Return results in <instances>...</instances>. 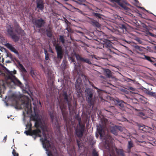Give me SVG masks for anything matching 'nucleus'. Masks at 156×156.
I'll list each match as a JSON object with an SVG mask.
<instances>
[{
    "mask_svg": "<svg viewBox=\"0 0 156 156\" xmlns=\"http://www.w3.org/2000/svg\"><path fill=\"white\" fill-rule=\"evenodd\" d=\"M108 138L106 139L105 146L106 151L109 154V156H117L115 151L119 156H126L125 151L123 149H118L113 145L112 137L109 136Z\"/></svg>",
    "mask_w": 156,
    "mask_h": 156,
    "instance_id": "1",
    "label": "nucleus"
},
{
    "mask_svg": "<svg viewBox=\"0 0 156 156\" xmlns=\"http://www.w3.org/2000/svg\"><path fill=\"white\" fill-rule=\"evenodd\" d=\"M7 32L8 34L10 35L14 41L16 42L18 41L20 39L19 35L23 34L24 31L18 25L16 28L15 30V31H14L13 28L11 25H9L7 27Z\"/></svg>",
    "mask_w": 156,
    "mask_h": 156,
    "instance_id": "2",
    "label": "nucleus"
},
{
    "mask_svg": "<svg viewBox=\"0 0 156 156\" xmlns=\"http://www.w3.org/2000/svg\"><path fill=\"white\" fill-rule=\"evenodd\" d=\"M53 45L55 47V50L57 53V57H54V61L56 63L60 62L64 54V51L62 46L56 41H54Z\"/></svg>",
    "mask_w": 156,
    "mask_h": 156,
    "instance_id": "3",
    "label": "nucleus"
},
{
    "mask_svg": "<svg viewBox=\"0 0 156 156\" xmlns=\"http://www.w3.org/2000/svg\"><path fill=\"white\" fill-rule=\"evenodd\" d=\"M42 134L44 138H41L40 140H42L43 147L47 151L46 153L48 156H53L51 151L49 149L51 147V145L50 141L47 140V135L44 131H43Z\"/></svg>",
    "mask_w": 156,
    "mask_h": 156,
    "instance_id": "4",
    "label": "nucleus"
},
{
    "mask_svg": "<svg viewBox=\"0 0 156 156\" xmlns=\"http://www.w3.org/2000/svg\"><path fill=\"white\" fill-rule=\"evenodd\" d=\"M79 75L76 80V83L75 84V87L76 88V91L78 94L80 95L81 94L82 90L81 89V86L82 84V80H87V76L83 75V73H80V74L78 73Z\"/></svg>",
    "mask_w": 156,
    "mask_h": 156,
    "instance_id": "5",
    "label": "nucleus"
},
{
    "mask_svg": "<svg viewBox=\"0 0 156 156\" xmlns=\"http://www.w3.org/2000/svg\"><path fill=\"white\" fill-rule=\"evenodd\" d=\"M27 128H28V130L25 131V133L27 135L32 136L33 135H35L34 137V139H35L36 137H41V132L39 129H36L32 130L31 129L32 125L31 124H28L26 125Z\"/></svg>",
    "mask_w": 156,
    "mask_h": 156,
    "instance_id": "6",
    "label": "nucleus"
},
{
    "mask_svg": "<svg viewBox=\"0 0 156 156\" xmlns=\"http://www.w3.org/2000/svg\"><path fill=\"white\" fill-rule=\"evenodd\" d=\"M22 104L24 105V108L27 114L32 112L31 101L29 98L26 96H24L22 100Z\"/></svg>",
    "mask_w": 156,
    "mask_h": 156,
    "instance_id": "7",
    "label": "nucleus"
},
{
    "mask_svg": "<svg viewBox=\"0 0 156 156\" xmlns=\"http://www.w3.org/2000/svg\"><path fill=\"white\" fill-rule=\"evenodd\" d=\"M59 107L61 110L64 120L66 123V129H68V120L67 118V114L65 112V110L66 108V106L65 105L64 102L61 101H59Z\"/></svg>",
    "mask_w": 156,
    "mask_h": 156,
    "instance_id": "8",
    "label": "nucleus"
},
{
    "mask_svg": "<svg viewBox=\"0 0 156 156\" xmlns=\"http://www.w3.org/2000/svg\"><path fill=\"white\" fill-rule=\"evenodd\" d=\"M93 91L90 89H87V98L88 103L91 106L94 105V99L93 98Z\"/></svg>",
    "mask_w": 156,
    "mask_h": 156,
    "instance_id": "9",
    "label": "nucleus"
},
{
    "mask_svg": "<svg viewBox=\"0 0 156 156\" xmlns=\"http://www.w3.org/2000/svg\"><path fill=\"white\" fill-rule=\"evenodd\" d=\"M85 130V126L80 125L76 127L75 129V135L78 137L81 138L83 135Z\"/></svg>",
    "mask_w": 156,
    "mask_h": 156,
    "instance_id": "10",
    "label": "nucleus"
},
{
    "mask_svg": "<svg viewBox=\"0 0 156 156\" xmlns=\"http://www.w3.org/2000/svg\"><path fill=\"white\" fill-rule=\"evenodd\" d=\"M103 47L107 49V50L112 52L111 49L113 48L112 44L111 42L108 39H105L103 41Z\"/></svg>",
    "mask_w": 156,
    "mask_h": 156,
    "instance_id": "11",
    "label": "nucleus"
},
{
    "mask_svg": "<svg viewBox=\"0 0 156 156\" xmlns=\"http://www.w3.org/2000/svg\"><path fill=\"white\" fill-rule=\"evenodd\" d=\"M75 57L77 60H79L82 62L87 63L90 65H91L92 64L89 58L83 57L78 54H76L75 55Z\"/></svg>",
    "mask_w": 156,
    "mask_h": 156,
    "instance_id": "12",
    "label": "nucleus"
},
{
    "mask_svg": "<svg viewBox=\"0 0 156 156\" xmlns=\"http://www.w3.org/2000/svg\"><path fill=\"white\" fill-rule=\"evenodd\" d=\"M45 22L44 20L41 18L39 19L35 20L34 23L36 27L40 28L44 26Z\"/></svg>",
    "mask_w": 156,
    "mask_h": 156,
    "instance_id": "13",
    "label": "nucleus"
},
{
    "mask_svg": "<svg viewBox=\"0 0 156 156\" xmlns=\"http://www.w3.org/2000/svg\"><path fill=\"white\" fill-rule=\"evenodd\" d=\"M104 124H103V126L101 125L100 126H98L97 130L98 133L99 134L100 136L101 137H103V134L104 132V128L106 126V122L108 121L107 119H105L104 120Z\"/></svg>",
    "mask_w": 156,
    "mask_h": 156,
    "instance_id": "14",
    "label": "nucleus"
},
{
    "mask_svg": "<svg viewBox=\"0 0 156 156\" xmlns=\"http://www.w3.org/2000/svg\"><path fill=\"white\" fill-rule=\"evenodd\" d=\"M10 80L15 85L19 86L21 88H23V84L16 76H13V77Z\"/></svg>",
    "mask_w": 156,
    "mask_h": 156,
    "instance_id": "15",
    "label": "nucleus"
},
{
    "mask_svg": "<svg viewBox=\"0 0 156 156\" xmlns=\"http://www.w3.org/2000/svg\"><path fill=\"white\" fill-rule=\"evenodd\" d=\"M49 114L50 116L51 122L52 123H54V119H55V114L54 112H49ZM55 120L56 122L55 123V124L56 127H57L58 129H59L60 128V126L58 123V120L56 118H55Z\"/></svg>",
    "mask_w": 156,
    "mask_h": 156,
    "instance_id": "16",
    "label": "nucleus"
},
{
    "mask_svg": "<svg viewBox=\"0 0 156 156\" xmlns=\"http://www.w3.org/2000/svg\"><path fill=\"white\" fill-rule=\"evenodd\" d=\"M110 1L113 3L115 2L122 8L126 10L128 8L124 5V1L123 0H110Z\"/></svg>",
    "mask_w": 156,
    "mask_h": 156,
    "instance_id": "17",
    "label": "nucleus"
},
{
    "mask_svg": "<svg viewBox=\"0 0 156 156\" xmlns=\"http://www.w3.org/2000/svg\"><path fill=\"white\" fill-rule=\"evenodd\" d=\"M5 46L9 49L11 51L13 52L15 54L19 55V53L17 50L16 48L13 47V46L10 44L9 43H7L5 44Z\"/></svg>",
    "mask_w": 156,
    "mask_h": 156,
    "instance_id": "18",
    "label": "nucleus"
},
{
    "mask_svg": "<svg viewBox=\"0 0 156 156\" xmlns=\"http://www.w3.org/2000/svg\"><path fill=\"white\" fill-rule=\"evenodd\" d=\"M114 102L117 104V105L122 110H124V104H126V103L122 100H120L117 98L115 100Z\"/></svg>",
    "mask_w": 156,
    "mask_h": 156,
    "instance_id": "19",
    "label": "nucleus"
},
{
    "mask_svg": "<svg viewBox=\"0 0 156 156\" xmlns=\"http://www.w3.org/2000/svg\"><path fill=\"white\" fill-rule=\"evenodd\" d=\"M7 74L8 75V79L10 80L13 77V76H15L14 74H16V71L14 70L13 71H10L8 70H7Z\"/></svg>",
    "mask_w": 156,
    "mask_h": 156,
    "instance_id": "20",
    "label": "nucleus"
},
{
    "mask_svg": "<svg viewBox=\"0 0 156 156\" xmlns=\"http://www.w3.org/2000/svg\"><path fill=\"white\" fill-rule=\"evenodd\" d=\"M69 110L70 112L74 111L76 108V106L72 105L70 102H68L67 103Z\"/></svg>",
    "mask_w": 156,
    "mask_h": 156,
    "instance_id": "21",
    "label": "nucleus"
},
{
    "mask_svg": "<svg viewBox=\"0 0 156 156\" xmlns=\"http://www.w3.org/2000/svg\"><path fill=\"white\" fill-rule=\"evenodd\" d=\"M37 8L42 11L44 9V6L42 1L37 0Z\"/></svg>",
    "mask_w": 156,
    "mask_h": 156,
    "instance_id": "22",
    "label": "nucleus"
},
{
    "mask_svg": "<svg viewBox=\"0 0 156 156\" xmlns=\"http://www.w3.org/2000/svg\"><path fill=\"white\" fill-rule=\"evenodd\" d=\"M46 33L47 36L48 37H51L52 34V28L51 27H48V29L46 30Z\"/></svg>",
    "mask_w": 156,
    "mask_h": 156,
    "instance_id": "23",
    "label": "nucleus"
},
{
    "mask_svg": "<svg viewBox=\"0 0 156 156\" xmlns=\"http://www.w3.org/2000/svg\"><path fill=\"white\" fill-rule=\"evenodd\" d=\"M104 73L105 76L108 78L111 77L112 74L111 71L109 69H105L104 70Z\"/></svg>",
    "mask_w": 156,
    "mask_h": 156,
    "instance_id": "24",
    "label": "nucleus"
},
{
    "mask_svg": "<svg viewBox=\"0 0 156 156\" xmlns=\"http://www.w3.org/2000/svg\"><path fill=\"white\" fill-rule=\"evenodd\" d=\"M62 97L66 101V102L68 103V102H70L68 99V96L67 94L66 91H64L62 94Z\"/></svg>",
    "mask_w": 156,
    "mask_h": 156,
    "instance_id": "25",
    "label": "nucleus"
},
{
    "mask_svg": "<svg viewBox=\"0 0 156 156\" xmlns=\"http://www.w3.org/2000/svg\"><path fill=\"white\" fill-rule=\"evenodd\" d=\"M91 23L92 25L94 27L97 28H99L100 27V24L97 21H96L95 20H93L91 21Z\"/></svg>",
    "mask_w": 156,
    "mask_h": 156,
    "instance_id": "26",
    "label": "nucleus"
},
{
    "mask_svg": "<svg viewBox=\"0 0 156 156\" xmlns=\"http://www.w3.org/2000/svg\"><path fill=\"white\" fill-rule=\"evenodd\" d=\"M110 130L112 133L116 136L118 135V131L115 126L111 127L110 128Z\"/></svg>",
    "mask_w": 156,
    "mask_h": 156,
    "instance_id": "27",
    "label": "nucleus"
},
{
    "mask_svg": "<svg viewBox=\"0 0 156 156\" xmlns=\"http://www.w3.org/2000/svg\"><path fill=\"white\" fill-rule=\"evenodd\" d=\"M30 74L32 77L33 78H35L36 76V73L35 72L34 69L32 68H31L30 72Z\"/></svg>",
    "mask_w": 156,
    "mask_h": 156,
    "instance_id": "28",
    "label": "nucleus"
},
{
    "mask_svg": "<svg viewBox=\"0 0 156 156\" xmlns=\"http://www.w3.org/2000/svg\"><path fill=\"white\" fill-rule=\"evenodd\" d=\"M38 118V114L35 113L34 115H31L30 119L34 121H37Z\"/></svg>",
    "mask_w": 156,
    "mask_h": 156,
    "instance_id": "29",
    "label": "nucleus"
},
{
    "mask_svg": "<svg viewBox=\"0 0 156 156\" xmlns=\"http://www.w3.org/2000/svg\"><path fill=\"white\" fill-rule=\"evenodd\" d=\"M133 143L132 141H130L128 142V149L129 150V151H128L129 153L131 148L133 147Z\"/></svg>",
    "mask_w": 156,
    "mask_h": 156,
    "instance_id": "30",
    "label": "nucleus"
},
{
    "mask_svg": "<svg viewBox=\"0 0 156 156\" xmlns=\"http://www.w3.org/2000/svg\"><path fill=\"white\" fill-rule=\"evenodd\" d=\"M139 100L140 101L142 104H144L147 103L146 98L142 96L139 98Z\"/></svg>",
    "mask_w": 156,
    "mask_h": 156,
    "instance_id": "31",
    "label": "nucleus"
},
{
    "mask_svg": "<svg viewBox=\"0 0 156 156\" xmlns=\"http://www.w3.org/2000/svg\"><path fill=\"white\" fill-rule=\"evenodd\" d=\"M139 127L140 129L145 132L147 130V128H148L147 126H145L144 125H140L139 126Z\"/></svg>",
    "mask_w": 156,
    "mask_h": 156,
    "instance_id": "32",
    "label": "nucleus"
},
{
    "mask_svg": "<svg viewBox=\"0 0 156 156\" xmlns=\"http://www.w3.org/2000/svg\"><path fill=\"white\" fill-rule=\"evenodd\" d=\"M92 14L93 16L95 17L96 18L100 19L102 18L101 16H103L102 15L94 12H93Z\"/></svg>",
    "mask_w": 156,
    "mask_h": 156,
    "instance_id": "33",
    "label": "nucleus"
},
{
    "mask_svg": "<svg viewBox=\"0 0 156 156\" xmlns=\"http://www.w3.org/2000/svg\"><path fill=\"white\" fill-rule=\"evenodd\" d=\"M18 66H19V67L21 69L22 71L23 72L26 73L27 72V70L22 65V64L20 63V62H19L18 63Z\"/></svg>",
    "mask_w": 156,
    "mask_h": 156,
    "instance_id": "34",
    "label": "nucleus"
},
{
    "mask_svg": "<svg viewBox=\"0 0 156 156\" xmlns=\"http://www.w3.org/2000/svg\"><path fill=\"white\" fill-rule=\"evenodd\" d=\"M144 59H145L147 60L150 62L152 63H153L154 62V61L152 60L150 57L148 56L144 55Z\"/></svg>",
    "mask_w": 156,
    "mask_h": 156,
    "instance_id": "35",
    "label": "nucleus"
},
{
    "mask_svg": "<svg viewBox=\"0 0 156 156\" xmlns=\"http://www.w3.org/2000/svg\"><path fill=\"white\" fill-rule=\"evenodd\" d=\"M73 64L74 65V70L76 72V73L78 74V67H80V66L79 65H76V61H75L74 62H73Z\"/></svg>",
    "mask_w": 156,
    "mask_h": 156,
    "instance_id": "36",
    "label": "nucleus"
},
{
    "mask_svg": "<svg viewBox=\"0 0 156 156\" xmlns=\"http://www.w3.org/2000/svg\"><path fill=\"white\" fill-rule=\"evenodd\" d=\"M133 47L136 50H137L140 51H142L143 49L141 47L138 46L136 44H135L133 46Z\"/></svg>",
    "mask_w": 156,
    "mask_h": 156,
    "instance_id": "37",
    "label": "nucleus"
},
{
    "mask_svg": "<svg viewBox=\"0 0 156 156\" xmlns=\"http://www.w3.org/2000/svg\"><path fill=\"white\" fill-rule=\"evenodd\" d=\"M6 56L7 57H9L12 61H13L14 59L16 60L15 57L10 53H7Z\"/></svg>",
    "mask_w": 156,
    "mask_h": 156,
    "instance_id": "38",
    "label": "nucleus"
},
{
    "mask_svg": "<svg viewBox=\"0 0 156 156\" xmlns=\"http://www.w3.org/2000/svg\"><path fill=\"white\" fill-rule=\"evenodd\" d=\"M59 37V39L61 42L63 44H64L65 43V40L64 36L60 35Z\"/></svg>",
    "mask_w": 156,
    "mask_h": 156,
    "instance_id": "39",
    "label": "nucleus"
},
{
    "mask_svg": "<svg viewBox=\"0 0 156 156\" xmlns=\"http://www.w3.org/2000/svg\"><path fill=\"white\" fill-rule=\"evenodd\" d=\"M44 52L45 55V59L46 60H47L49 59V54L48 53L47 50L44 49Z\"/></svg>",
    "mask_w": 156,
    "mask_h": 156,
    "instance_id": "40",
    "label": "nucleus"
},
{
    "mask_svg": "<svg viewBox=\"0 0 156 156\" xmlns=\"http://www.w3.org/2000/svg\"><path fill=\"white\" fill-rule=\"evenodd\" d=\"M92 154L93 156H98V154L95 149H93Z\"/></svg>",
    "mask_w": 156,
    "mask_h": 156,
    "instance_id": "41",
    "label": "nucleus"
},
{
    "mask_svg": "<svg viewBox=\"0 0 156 156\" xmlns=\"http://www.w3.org/2000/svg\"><path fill=\"white\" fill-rule=\"evenodd\" d=\"M119 27L122 30H126V26L125 24H120Z\"/></svg>",
    "mask_w": 156,
    "mask_h": 156,
    "instance_id": "42",
    "label": "nucleus"
},
{
    "mask_svg": "<svg viewBox=\"0 0 156 156\" xmlns=\"http://www.w3.org/2000/svg\"><path fill=\"white\" fill-rule=\"evenodd\" d=\"M77 120L78 121L79 126H80V125H84L81 123V119L80 118H78L77 119Z\"/></svg>",
    "mask_w": 156,
    "mask_h": 156,
    "instance_id": "43",
    "label": "nucleus"
},
{
    "mask_svg": "<svg viewBox=\"0 0 156 156\" xmlns=\"http://www.w3.org/2000/svg\"><path fill=\"white\" fill-rule=\"evenodd\" d=\"M117 130H119L120 131H122V127L119 126H115Z\"/></svg>",
    "mask_w": 156,
    "mask_h": 156,
    "instance_id": "44",
    "label": "nucleus"
},
{
    "mask_svg": "<svg viewBox=\"0 0 156 156\" xmlns=\"http://www.w3.org/2000/svg\"><path fill=\"white\" fill-rule=\"evenodd\" d=\"M35 127L37 128V129H38V128L39 127L40 125L39 122L37 121H36L35 123Z\"/></svg>",
    "mask_w": 156,
    "mask_h": 156,
    "instance_id": "45",
    "label": "nucleus"
},
{
    "mask_svg": "<svg viewBox=\"0 0 156 156\" xmlns=\"http://www.w3.org/2000/svg\"><path fill=\"white\" fill-rule=\"evenodd\" d=\"M76 141L77 142V145H78V147L79 148H80V144H81L80 142L77 139H76Z\"/></svg>",
    "mask_w": 156,
    "mask_h": 156,
    "instance_id": "46",
    "label": "nucleus"
},
{
    "mask_svg": "<svg viewBox=\"0 0 156 156\" xmlns=\"http://www.w3.org/2000/svg\"><path fill=\"white\" fill-rule=\"evenodd\" d=\"M94 11L96 12H101L102 11V10H101L100 9H99L97 7H96L95 8V10Z\"/></svg>",
    "mask_w": 156,
    "mask_h": 156,
    "instance_id": "47",
    "label": "nucleus"
},
{
    "mask_svg": "<svg viewBox=\"0 0 156 156\" xmlns=\"http://www.w3.org/2000/svg\"><path fill=\"white\" fill-rule=\"evenodd\" d=\"M136 41L139 42L140 44H142L143 43V41L139 38H137L136 39Z\"/></svg>",
    "mask_w": 156,
    "mask_h": 156,
    "instance_id": "48",
    "label": "nucleus"
},
{
    "mask_svg": "<svg viewBox=\"0 0 156 156\" xmlns=\"http://www.w3.org/2000/svg\"><path fill=\"white\" fill-rule=\"evenodd\" d=\"M18 153H16V151L15 149H13V151L12 152V154L14 156H16V155Z\"/></svg>",
    "mask_w": 156,
    "mask_h": 156,
    "instance_id": "49",
    "label": "nucleus"
},
{
    "mask_svg": "<svg viewBox=\"0 0 156 156\" xmlns=\"http://www.w3.org/2000/svg\"><path fill=\"white\" fill-rule=\"evenodd\" d=\"M94 84H93V85H92V86L95 89H97L98 90V92H99V91H101V90L99 89L97 87H95L93 86Z\"/></svg>",
    "mask_w": 156,
    "mask_h": 156,
    "instance_id": "50",
    "label": "nucleus"
},
{
    "mask_svg": "<svg viewBox=\"0 0 156 156\" xmlns=\"http://www.w3.org/2000/svg\"><path fill=\"white\" fill-rule=\"evenodd\" d=\"M94 84H93V85H92V86L95 89H97L98 90V92H99V91H101V90L99 89L97 87H95L93 86Z\"/></svg>",
    "mask_w": 156,
    "mask_h": 156,
    "instance_id": "51",
    "label": "nucleus"
},
{
    "mask_svg": "<svg viewBox=\"0 0 156 156\" xmlns=\"http://www.w3.org/2000/svg\"><path fill=\"white\" fill-rule=\"evenodd\" d=\"M80 2V3H79V4L81 5H83L84 6H87V5L85 3H84V2ZM86 2H87L86 1Z\"/></svg>",
    "mask_w": 156,
    "mask_h": 156,
    "instance_id": "52",
    "label": "nucleus"
},
{
    "mask_svg": "<svg viewBox=\"0 0 156 156\" xmlns=\"http://www.w3.org/2000/svg\"><path fill=\"white\" fill-rule=\"evenodd\" d=\"M70 60L72 62H74L75 61L74 58L73 57H71Z\"/></svg>",
    "mask_w": 156,
    "mask_h": 156,
    "instance_id": "53",
    "label": "nucleus"
},
{
    "mask_svg": "<svg viewBox=\"0 0 156 156\" xmlns=\"http://www.w3.org/2000/svg\"><path fill=\"white\" fill-rule=\"evenodd\" d=\"M147 94L150 95H153L154 93L151 91H148Z\"/></svg>",
    "mask_w": 156,
    "mask_h": 156,
    "instance_id": "54",
    "label": "nucleus"
},
{
    "mask_svg": "<svg viewBox=\"0 0 156 156\" xmlns=\"http://www.w3.org/2000/svg\"><path fill=\"white\" fill-rule=\"evenodd\" d=\"M6 140H7V136H6L4 137V138L3 140V142L4 143L6 142Z\"/></svg>",
    "mask_w": 156,
    "mask_h": 156,
    "instance_id": "55",
    "label": "nucleus"
},
{
    "mask_svg": "<svg viewBox=\"0 0 156 156\" xmlns=\"http://www.w3.org/2000/svg\"><path fill=\"white\" fill-rule=\"evenodd\" d=\"M77 11L81 13H82V11L80 10L79 9H76Z\"/></svg>",
    "mask_w": 156,
    "mask_h": 156,
    "instance_id": "56",
    "label": "nucleus"
},
{
    "mask_svg": "<svg viewBox=\"0 0 156 156\" xmlns=\"http://www.w3.org/2000/svg\"><path fill=\"white\" fill-rule=\"evenodd\" d=\"M3 10L2 9H0V14H3Z\"/></svg>",
    "mask_w": 156,
    "mask_h": 156,
    "instance_id": "57",
    "label": "nucleus"
},
{
    "mask_svg": "<svg viewBox=\"0 0 156 156\" xmlns=\"http://www.w3.org/2000/svg\"><path fill=\"white\" fill-rule=\"evenodd\" d=\"M149 34H150V35H151V36L154 37V34H152L151 33L149 32Z\"/></svg>",
    "mask_w": 156,
    "mask_h": 156,
    "instance_id": "58",
    "label": "nucleus"
},
{
    "mask_svg": "<svg viewBox=\"0 0 156 156\" xmlns=\"http://www.w3.org/2000/svg\"><path fill=\"white\" fill-rule=\"evenodd\" d=\"M100 99V100L101 101H103V100H104L102 97H99V100Z\"/></svg>",
    "mask_w": 156,
    "mask_h": 156,
    "instance_id": "59",
    "label": "nucleus"
},
{
    "mask_svg": "<svg viewBox=\"0 0 156 156\" xmlns=\"http://www.w3.org/2000/svg\"><path fill=\"white\" fill-rule=\"evenodd\" d=\"M129 88L132 91H134L135 90V89L134 88L132 87H130Z\"/></svg>",
    "mask_w": 156,
    "mask_h": 156,
    "instance_id": "60",
    "label": "nucleus"
},
{
    "mask_svg": "<svg viewBox=\"0 0 156 156\" xmlns=\"http://www.w3.org/2000/svg\"><path fill=\"white\" fill-rule=\"evenodd\" d=\"M66 65V62H65L64 61L63 62V65L65 67Z\"/></svg>",
    "mask_w": 156,
    "mask_h": 156,
    "instance_id": "61",
    "label": "nucleus"
},
{
    "mask_svg": "<svg viewBox=\"0 0 156 156\" xmlns=\"http://www.w3.org/2000/svg\"><path fill=\"white\" fill-rule=\"evenodd\" d=\"M80 2H86V1L85 0H78Z\"/></svg>",
    "mask_w": 156,
    "mask_h": 156,
    "instance_id": "62",
    "label": "nucleus"
},
{
    "mask_svg": "<svg viewBox=\"0 0 156 156\" xmlns=\"http://www.w3.org/2000/svg\"><path fill=\"white\" fill-rule=\"evenodd\" d=\"M123 41H125L126 42H127L128 43H130L129 41H127L125 39H123Z\"/></svg>",
    "mask_w": 156,
    "mask_h": 156,
    "instance_id": "63",
    "label": "nucleus"
},
{
    "mask_svg": "<svg viewBox=\"0 0 156 156\" xmlns=\"http://www.w3.org/2000/svg\"><path fill=\"white\" fill-rule=\"evenodd\" d=\"M6 62L7 63H10L11 62L9 60H8L6 61Z\"/></svg>",
    "mask_w": 156,
    "mask_h": 156,
    "instance_id": "64",
    "label": "nucleus"
}]
</instances>
